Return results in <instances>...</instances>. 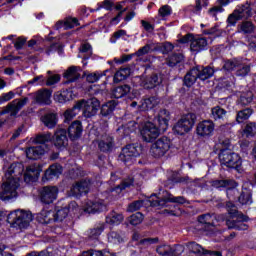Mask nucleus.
<instances>
[{
	"mask_svg": "<svg viewBox=\"0 0 256 256\" xmlns=\"http://www.w3.org/2000/svg\"><path fill=\"white\" fill-rule=\"evenodd\" d=\"M25 168L21 163H12L5 173L6 181L2 184L0 190L1 201H11L17 197V189H19V181L23 177Z\"/></svg>",
	"mask_w": 256,
	"mask_h": 256,
	"instance_id": "f257e3e1",
	"label": "nucleus"
},
{
	"mask_svg": "<svg viewBox=\"0 0 256 256\" xmlns=\"http://www.w3.org/2000/svg\"><path fill=\"white\" fill-rule=\"evenodd\" d=\"M220 165L237 171V173H243V158L233 150L229 148H223L218 154Z\"/></svg>",
	"mask_w": 256,
	"mask_h": 256,
	"instance_id": "f03ea898",
	"label": "nucleus"
},
{
	"mask_svg": "<svg viewBox=\"0 0 256 256\" xmlns=\"http://www.w3.org/2000/svg\"><path fill=\"white\" fill-rule=\"evenodd\" d=\"M33 221V214L27 210L17 209L7 215V223L13 229H27Z\"/></svg>",
	"mask_w": 256,
	"mask_h": 256,
	"instance_id": "7ed1b4c3",
	"label": "nucleus"
},
{
	"mask_svg": "<svg viewBox=\"0 0 256 256\" xmlns=\"http://www.w3.org/2000/svg\"><path fill=\"white\" fill-rule=\"evenodd\" d=\"M99 107H101V102L96 97H92L88 100H80L74 105V109H78V111L83 109V115L88 119H91V117H95V115H97Z\"/></svg>",
	"mask_w": 256,
	"mask_h": 256,
	"instance_id": "20e7f679",
	"label": "nucleus"
},
{
	"mask_svg": "<svg viewBox=\"0 0 256 256\" xmlns=\"http://www.w3.org/2000/svg\"><path fill=\"white\" fill-rule=\"evenodd\" d=\"M139 155H141V145L138 143L127 144L121 149L118 161H121L124 165H133Z\"/></svg>",
	"mask_w": 256,
	"mask_h": 256,
	"instance_id": "39448f33",
	"label": "nucleus"
},
{
	"mask_svg": "<svg viewBox=\"0 0 256 256\" xmlns=\"http://www.w3.org/2000/svg\"><path fill=\"white\" fill-rule=\"evenodd\" d=\"M67 215H69V209L67 208L58 209L56 212L51 210H42L38 214V219L40 220V222L49 225V223H53V221H63V219H65Z\"/></svg>",
	"mask_w": 256,
	"mask_h": 256,
	"instance_id": "423d86ee",
	"label": "nucleus"
},
{
	"mask_svg": "<svg viewBox=\"0 0 256 256\" xmlns=\"http://www.w3.org/2000/svg\"><path fill=\"white\" fill-rule=\"evenodd\" d=\"M171 145V139H169L167 136H163L152 144L150 153L152 157H155V159H161V157H165V155L169 153Z\"/></svg>",
	"mask_w": 256,
	"mask_h": 256,
	"instance_id": "0eeeda50",
	"label": "nucleus"
},
{
	"mask_svg": "<svg viewBox=\"0 0 256 256\" xmlns=\"http://www.w3.org/2000/svg\"><path fill=\"white\" fill-rule=\"evenodd\" d=\"M196 120L197 116L194 113H188L182 116L174 126L175 133H177V135H185V133H189L195 126Z\"/></svg>",
	"mask_w": 256,
	"mask_h": 256,
	"instance_id": "6e6552de",
	"label": "nucleus"
},
{
	"mask_svg": "<svg viewBox=\"0 0 256 256\" xmlns=\"http://www.w3.org/2000/svg\"><path fill=\"white\" fill-rule=\"evenodd\" d=\"M167 203H176L177 205H185L187 203V199L184 196H174L168 191L163 193L161 198H157L156 200H151V207H165Z\"/></svg>",
	"mask_w": 256,
	"mask_h": 256,
	"instance_id": "1a4fd4ad",
	"label": "nucleus"
},
{
	"mask_svg": "<svg viewBox=\"0 0 256 256\" xmlns=\"http://www.w3.org/2000/svg\"><path fill=\"white\" fill-rule=\"evenodd\" d=\"M140 133L145 143H153L163 133V130H161L160 125L157 127L153 122H146Z\"/></svg>",
	"mask_w": 256,
	"mask_h": 256,
	"instance_id": "9d476101",
	"label": "nucleus"
},
{
	"mask_svg": "<svg viewBox=\"0 0 256 256\" xmlns=\"http://www.w3.org/2000/svg\"><path fill=\"white\" fill-rule=\"evenodd\" d=\"M59 195V188L57 186H43L38 190V197L44 205H51Z\"/></svg>",
	"mask_w": 256,
	"mask_h": 256,
	"instance_id": "9b49d317",
	"label": "nucleus"
},
{
	"mask_svg": "<svg viewBox=\"0 0 256 256\" xmlns=\"http://www.w3.org/2000/svg\"><path fill=\"white\" fill-rule=\"evenodd\" d=\"M27 103H29L28 97H24L23 99H14L6 106L5 110L0 112V115H5L11 112V115L15 116L22 110L23 107H25V105H27Z\"/></svg>",
	"mask_w": 256,
	"mask_h": 256,
	"instance_id": "f8f14e48",
	"label": "nucleus"
},
{
	"mask_svg": "<svg viewBox=\"0 0 256 256\" xmlns=\"http://www.w3.org/2000/svg\"><path fill=\"white\" fill-rule=\"evenodd\" d=\"M90 189L91 179L86 178L76 182L75 185L72 186L71 191L75 197H79L81 195H87Z\"/></svg>",
	"mask_w": 256,
	"mask_h": 256,
	"instance_id": "ddd939ff",
	"label": "nucleus"
},
{
	"mask_svg": "<svg viewBox=\"0 0 256 256\" xmlns=\"http://www.w3.org/2000/svg\"><path fill=\"white\" fill-rule=\"evenodd\" d=\"M215 131V123L213 120H204L198 123L196 133L199 137H211Z\"/></svg>",
	"mask_w": 256,
	"mask_h": 256,
	"instance_id": "4468645a",
	"label": "nucleus"
},
{
	"mask_svg": "<svg viewBox=\"0 0 256 256\" xmlns=\"http://www.w3.org/2000/svg\"><path fill=\"white\" fill-rule=\"evenodd\" d=\"M161 83H163V77H161V74L153 72L143 79L142 86L144 89H155V87H159Z\"/></svg>",
	"mask_w": 256,
	"mask_h": 256,
	"instance_id": "2eb2a0df",
	"label": "nucleus"
},
{
	"mask_svg": "<svg viewBox=\"0 0 256 256\" xmlns=\"http://www.w3.org/2000/svg\"><path fill=\"white\" fill-rule=\"evenodd\" d=\"M66 133H68L70 141H77L83 135V124L81 121L75 120L69 125Z\"/></svg>",
	"mask_w": 256,
	"mask_h": 256,
	"instance_id": "dca6fc26",
	"label": "nucleus"
},
{
	"mask_svg": "<svg viewBox=\"0 0 256 256\" xmlns=\"http://www.w3.org/2000/svg\"><path fill=\"white\" fill-rule=\"evenodd\" d=\"M241 219L242 220L228 218L225 225L228 227V229H236V231H247L249 226L245 224V222L249 221V217L242 216Z\"/></svg>",
	"mask_w": 256,
	"mask_h": 256,
	"instance_id": "f3484780",
	"label": "nucleus"
},
{
	"mask_svg": "<svg viewBox=\"0 0 256 256\" xmlns=\"http://www.w3.org/2000/svg\"><path fill=\"white\" fill-rule=\"evenodd\" d=\"M98 148L102 153H112L115 149V138L105 135L98 141Z\"/></svg>",
	"mask_w": 256,
	"mask_h": 256,
	"instance_id": "a211bd4d",
	"label": "nucleus"
},
{
	"mask_svg": "<svg viewBox=\"0 0 256 256\" xmlns=\"http://www.w3.org/2000/svg\"><path fill=\"white\" fill-rule=\"evenodd\" d=\"M208 46L209 42L207 41V38L194 37L190 43V51H192V53H201V51H207Z\"/></svg>",
	"mask_w": 256,
	"mask_h": 256,
	"instance_id": "6ab92c4d",
	"label": "nucleus"
},
{
	"mask_svg": "<svg viewBox=\"0 0 256 256\" xmlns=\"http://www.w3.org/2000/svg\"><path fill=\"white\" fill-rule=\"evenodd\" d=\"M54 145L61 149V147H67L69 145V138L67 137V130L58 128L54 133Z\"/></svg>",
	"mask_w": 256,
	"mask_h": 256,
	"instance_id": "aec40b11",
	"label": "nucleus"
},
{
	"mask_svg": "<svg viewBox=\"0 0 256 256\" xmlns=\"http://www.w3.org/2000/svg\"><path fill=\"white\" fill-rule=\"evenodd\" d=\"M117 105H119V102L116 100H110L106 103H104L100 108V115L104 119H111L113 117V113L115 109H117Z\"/></svg>",
	"mask_w": 256,
	"mask_h": 256,
	"instance_id": "412c9836",
	"label": "nucleus"
},
{
	"mask_svg": "<svg viewBox=\"0 0 256 256\" xmlns=\"http://www.w3.org/2000/svg\"><path fill=\"white\" fill-rule=\"evenodd\" d=\"M63 173V166L61 164L55 163L49 166L45 171L43 179L46 181H52V179H59V176Z\"/></svg>",
	"mask_w": 256,
	"mask_h": 256,
	"instance_id": "4be33fe9",
	"label": "nucleus"
},
{
	"mask_svg": "<svg viewBox=\"0 0 256 256\" xmlns=\"http://www.w3.org/2000/svg\"><path fill=\"white\" fill-rule=\"evenodd\" d=\"M211 187L214 189H227V187H239V183L233 179H215L210 181Z\"/></svg>",
	"mask_w": 256,
	"mask_h": 256,
	"instance_id": "5701e85b",
	"label": "nucleus"
},
{
	"mask_svg": "<svg viewBox=\"0 0 256 256\" xmlns=\"http://www.w3.org/2000/svg\"><path fill=\"white\" fill-rule=\"evenodd\" d=\"M171 120V113L167 109H161L157 116V123L162 132L167 131L169 128V121Z\"/></svg>",
	"mask_w": 256,
	"mask_h": 256,
	"instance_id": "b1692460",
	"label": "nucleus"
},
{
	"mask_svg": "<svg viewBox=\"0 0 256 256\" xmlns=\"http://www.w3.org/2000/svg\"><path fill=\"white\" fill-rule=\"evenodd\" d=\"M51 93L50 89L43 88L36 92L35 101L38 105H51Z\"/></svg>",
	"mask_w": 256,
	"mask_h": 256,
	"instance_id": "393cba45",
	"label": "nucleus"
},
{
	"mask_svg": "<svg viewBox=\"0 0 256 256\" xmlns=\"http://www.w3.org/2000/svg\"><path fill=\"white\" fill-rule=\"evenodd\" d=\"M104 209H106V207L103 200L95 202L88 201L84 207L85 213H89L92 215H95V213H101V211H103Z\"/></svg>",
	"mask_w": 256,
	"mask_h": 256,
	"instance_id": "a878e982",
	"label": "nucleus"
},
{
	"mask_svg": "<svg viewBox=\"0 0 256 256\" xmlns=\"http://www.w3.org/2000/svg\"><path fill=\"white\" fill-rule=\"evenodd\" d=\"M238 202L240 205H251L253 203V191L247 187V184H243Z\"/></svg>",
	"mask_w": 256,
	"mask_h": 256,
	"instance_id": "bb28decb",
	"label": "nucleus"
},
{
	"mask_svg": "<svg viewBox=\"0 0 256 256\" xmlns=\"http://www.w3.org/2000/svg\"><path fill=\"white\" fill-rule=\"evenodd\" d=\"M238 17L241 19H249V17L253 16V9L251 8V2L247 1L245 4L237 6L234 10Z\"/></svg>",
	"mask_w": 256,
	"mask_h": 256,
	"instance_id": "cd10ccee",
	"label": "nucleus"
},
{
	"mask_svg": "<svg viewBox=\"0 0 256 256\" xmlns=\"http://www.w3.org/2000/svg\"><path fill=\"white\" fill-rule=\"evenodd\" d=\"M43 155H45L44 146H32L26 150V157L33 161H37V159H41Z\"/></svg>",
	"mask_w": 256,
	"mask_h": 256,
	"instance_id": "c85d7f7f",
	"label": "nucleus"
},
{
	"mask_svg": "<svg viewBox=\"0 0 256 256\" xmlns=\"http://www.w3.org/2000/svg\"><path fill=\"white\" fill-rule=\"evenodd\" d=\"M210 118L218 123H223L227 119V110L221 106H214L211 108Z\"/></svg>",
	"mask_w": 256,
	"mask_h": 256,
	"instance_id": "c756f323",
	"label": "nucleus"
},
{
	"mask_svg": "<svg viewBox=\"0 0 256 256\" xmlns=\"http://www.w3.org/2000/svg\"><path fill=\"white\" fill-rule=\"evenodd\" d=\"M133 73V66L127 65L120 68L115 74L113 81L114 83H121V81H125L129 75Z\"/></svg>",
	"mask_w": 256,
	"mask_h": 256,
	"instance_id": "7c9ffc66",
	"label": "nucleus"
},
{
	"mask_svg": "<svg viewBox=\"0 0 256 256\" xmlns=\"http://www.w3.org/2000/svg\"><path fill=\"white\" fill-rule=\"evenodd\" d=\"M105 231V223L100 222L94 225L88 232V241H97L101 237V233Z\"/></svg>",
	"mask_w": 256,
	"mask_h": 256,
	"instance_id": "2f4dec72",
	"label": "nucleus"
},
{
	"mask_svg": "<svg viewBox=\"0 0 256 256\" xmlns=\"http://www.w3.org/2000/svg\"><path fill=\"white\" fill-rule=\"evenodd\" d=\"M79 71H81V67L79 66H71L70 68H68L67 71L64 73V77L66 79L65 83H74V81H77V79L81 77Z\"/></svg>",
	"mask_w": 256,
	"mask_h": 256,
	"instance_id": "473e14b6",
	"label": "nucleus"
},
{
	"mask_svg": "<svg viewBox=\"0 0 256 256\" xmlns=\"http://www.w3.org/2000/svg\"><path fill=\"white\" fill-rule=\"evenodd\" d=\"M194 69L197 70L198 72V79H200L201 81H206V79H210V77H213L215 70L210 67V66H196L194 67Z\"/></svg>",
	"mask_w": 256,
	"mask_h": 256,
	"instance_id": "72a5a7b5",
	"label": "nucleus"
},
{
	"mask_svg": "<svg viewBox=\"0 0 256 256\" xmlns=\"http://www.w3.org/2000/svg\"><path fill=\"white\" fill-rule=\"evenodd\" d=\"M197 75H199V72L197 71V69L195 68L190 69V71H188L184 76L183 85L185 87H193L197 79H199Z\"/></svg>",
	"mask_w": 256,
	"mask_h": 256,
	"instance_id": "f704fd0d",
	"label": "nucleus"
},
{
	"mask_svg": "<svg viewBox=\"0 0 256 256\" xmlns=\"http://www.w3.org/2000/svg\"><path fill=\"white\" fill-rule=\"evenodd\" d=\"M251 103H253V93L251 91L241 92L236 101L238 107H247Z\"/></svg>",
	"mask_w": 256,
	"mask_h": 256,
	"instance_id": "c9c22d12",
	"label": "nucleus"
},
{
	"mask_svg": "<svg viewBox=\"0 0 256 256\" xmlns=\"http://www.w3.org/2000/svg\"><path fill=\"white\" fill-rule=\"evenodd\" d=\"M39 179V169L35 166H29L24 173L25 183H35Z\"/></svg>",
	"mask_w": 256,
	"mask_h": 256,
	"instance_id": "e433bc0d",
	"label": "nucleus"
},
{
	"mask_svg": "<svg viewBox=\"0 0 256 256\" xmlns=\"http://www.w3.org/2000/svg\"><path fill=\"white\" fill-rule=\"evenodd\" d=\"M129 93H131V86L124 84L115 87L112 90L111 97H114V99H122V97L129 95Z\"/></svg>",
	"mask_w": 256,
	"mask_h": 256,
	"instance_id": "4c0bfd02",
	"label": "nucleus"
},
{
	"mask_svg": "<svg viewBox=\"0 0 256 256\" xmlns=\"http://www.w3.org/2000/svg\"><path fill=\"white\" fill-rule=\"evenodd\" d=\"M41 121L48 129H54V127H57V114L47 113L41 117Z\"/></svg>",
	"mask_w": 256,
	"mask_h": 256,
	"instance_id": "58836bf2",
	"label": "nucleus"
},
{
	"mask_svg": "<svg viewBox=\"0 0 256 256\" xmlns=\"http://www.w3.org/2000/svg\"><path fill=\"white\" fill-rule=\"evenodd\" d=\"M253 115L252 108H244L242 110L237 111L235 121L239 125L241 123H245V121L249 120V118Z\"/></svg>",
	"mask_w": 256,
	"mask_h": 256,
	"instance_id": "ea45409f",
	"label": "nucleus"
},
{
	"mask_svg": "<svg viewBox=\"0 0 256 256\" xmlns=\"http://www.w3.org/2000/svg\"><path fill=\"white\" fill-rule=\"evenodd\" d=\"M255 29V24L249 20L243 21L240 25H238V31L240 33H244V35H251V33H255Z\"/></svg>",
	"mask_w": 256,
	"mask_h": 256,
	"instance_id": "a19ab883",
	"label": "nucleus"
},
{
	"mask_svg": "<svg viewBox=\"0 0 256 256\" xmlns=\"http://www.w3.org/2000/svg\"><path fill=\"white\" fill-rule=\"evenodd\" d=\"M198 221L207 227H215V213H206L198 216Z\"/></svg>",
	"mask_w": 256,
	"mask_h": 256,
	"instance_id": "79ce46f5",
	"label": "nucleus"
},
{
	"mask_svg": "<svg viewBox=\"0 0 256 256\" xmlns=\"http://www.w3.org/2000/svg\"><path fill=\"white\" fill-rule=\"evenodd\" d=\"M135 183V178H133V176H128L127 178H125L121 184H119L118 186H116L113 191H115L116 193H121V191L125 190V189H129V187H133V184Z\"/></svg>",
	"mask_w": 256,
	"mask_h": 256,
	"instance_id": "37998d69",
	"label": "nucleus"
},
{
	"mask_svg": "<svg viewBox=\"0 0 256 256\" xmlns=\"http://www.w3.org/2000/svg\"><path fill=\"white\" fill-rule=\"evenodd\" d=\"M123 221V214L112 211L109 216H106L108 225H119Z\"/></svg>",
	"mask_w": 256,
	"mask_h": 256,
	"instance_id": "c03bdc74",
	"label": "nucleus"
},
{
	"mask_svg": "<svg viewBox=\"0 0 256 256\" xmlns=\"http://www.w3.org/2000/svg\"><path fill=\"white\" fill-rule=\"evenodd\" d=\"M190 253H194L195 255H207V250L201 247V245L196 242H188L186 244Z\"/></svg>",
	"mask_w": 256,
	"mask_h": 256,
	"instance_id": "a18cd8bd",
	"label": "nucleus"
},
{
	"mask_svg": "<svg viewBox=\"0 0 256 256\" xmlns=\"http://www.w3.org/2000/svg\"><path fill=\"white\" fill-rule=\"evenodd\" d=\"M231 1L233 0H218L219 5L214 6L209 10L210 15H212V17H217V13H223V7H225V5H229Z\"/></svg>",
	"mask_w": 256,
	"mask_h": 256,
	"instance_id": "49530a36",
	"label": "nucleus"
},
{
	"mask_svg": "<svg viewBox=\"0 0 256 256\" xmlns=\"http://www.w3.org/2000/svg\"><path fill=\"white\" fill-rule=\"evenodd\" d=\"M51 139H52L51 133L38 134L34 138L33 143H36L37 145L45 147V144L49 143V141H51Z\"/></svg>",
	"mask_w": 256,
	"mask_h": 256,
	"instance_id": "de8ad7c7",
	"label": "nucleus"
},
{
	"mask_svg": "<svg viewBox=\"0 0 256 256\" xmlns=\"http://www.w3.org/2000/svg\"><path fill=\"white\" fill-rule=\"evenodd\" d=\"M250 71L251 66L244 64L243 61L240 60L239 65L236 68L237 77H246V75H249Z\"/></svg>",
	"mask_w": 256,
	"mask_h": 256,
	"instance_id": "09e8293b",
	"label": "nucleus"
},
{
	"mask_svg": "<svg viewBox=\"0 0 256 256\" xmlns=\"http://www.w3.org/2000/svg\"><path fill=\"white\" fill-rule=\"evenodd\" d=\"M54 99L55 101H58V103H67V101H70L71 99V92H69V90L57 92L54 95Z\"/></svg>",
	"mask_w": 256,
	"mask_h": 256,
	"instance_id": "8fccbe9b",
	"label": "nucleus"
},
{
	"mask_svg": "<svg viewBox=\"0 0 256 256\" xmlns=\"http://www.w3.org/2000/svg\"><path fill=\"white\" fill-rule=\"evenodd\" d=\"M241 62V60L237 59V58H233L230 60H226L224 62L223 65V69L225 71H236L237 67H239V63Z\"/></svg>",
	"mask_w": 256,
	"mask_h": 256,
	"instance_id": "3c124183",
	"label": "nucleus"
},
{
	"mask_svg": "<svg viewBox=\"0 0 256 256\" xmlns=\"http://www.w3.org/2000/svg\"><path fill=\"white\" fill-rule=\"evenodd\" d=\"M184 59V56L183 54L181 53H175V54H172L168 60H167V65L169 67H175L176 65H179V63H181V61H183Z\"/></svg>",
	"mask_w": 256,
	"mask_h": 256,
	"instance_id": "603ef678",
	"label": "nucleus"
},
{
	"mask_svg": "<svg viewBox=\"0 0 256 256\" xmlns=\"http://www.w3.org/2000/svg\"><path fill=\"white\" fill-rule=\"evenodd\" d=\"M153 107H155V98L154 97L142 99L141 105L139 106V108L142 111H149V109H153Z\"/></svg>",
	"mask_w": 256,
	"mask_h": 256,
	"instance_id": "864d4df0",
	"label": "nucleus"
},
{
	"mask_svg": "<svg viewBox=\"0 0 256 256\" xmlns=\"http://www.w3.org/2000/svg\"><path fill=\"white\" fill-rule=\"evenodd\" d=\"M244 135L246 137H255L256 135V123L255 122H248L243 130Z\"/></svg>",
	"mask_w": 256,
	"mask_h": 256,
	"instance_id": "5fc2aeb1",
	"label": "nucleus"
},
{
	"mask_svg": "<svg viewBox=\"0 0 256 256\" xmlns=\"http://www.w3.org/2000/svg\"><path fill=\"white\" fill-rule=\"evenodd\" d=\"M130 225L137 226L143 223V214L141 212H137L131 215L128 219Z\"/></svg>",
	"mask_w": 256,
	"mask_h": 256,
	"instance_id": "6e6d98bb",
	"label": "nucleus"
},
{
	"mask_svg": "<svg viewBox=\"0 0 256 256\" xmlns=\"http://www.w3.org/2000/svg\"><path fill=\"white\" fill-rule=\"evenodd\" d=\"M145 201L144 200H136L130 203L127 207L128 213H135V211H139L141 207H143Z\"/></svg>",
	"mask_w": 256,
	"mask_h": 256,
	"instance_id": "4d7b16f0",
	"label": "nucleus"
},
{
	"mask_svg": "<svg viewBox=\"0 0 256 256\" xmlns=\"http://www.w3.org/2000/svg\"><path fill=\"white\" fill-rule=\"evenodd\" d=\"M108 241L109 243H113V245H117V243H121L123 241V238L120 233L112 231L108 234Z\"/></svg>",
	"mask_w": 256,
	"mask_h": 256,
	"instance_id": "13d9d810",
	"label": "nucleus"
},
{
	"mask_svg": "<svg viewBox=\"0 0 256 256\" xmlns=\"http://www.w3.org/2000/svg\"><path fill=\"white\" fill-rule=\"evenodd\" d=\"M226 189L228 199H238L239 190H237V186H228Z\"/></svg>",
	"mask_w": 256,
	"mask_h": 256,
	"instance_id": "bf43d9fd",
	"label": "nucleus"
},
{
	"mask_svg": "<svg viewBox=\"0 0 256 256\" xmlns=\"http://www.w3.org/2000/svg\"><path fill=\"white\" fill-rule=\"evenodd\" d=\"M65 29H73V27H79V20L77 18H66L63 23Z\"/></svg>",
	"mask_w": 256,
	"mask_h": 256,
	"instance_id": "052dcab7",
	"label": "nucleus"
},
{
	"mask_svg": "<svg viewBox=\"0 0 256 256\" xmlns=\"http://www.w3.org/2000/svg\"><path fill=\"white\" fill-rule=\"evenodd\" d=\"M156 251L159 255L162 256H171V246L167 244L160 245L156 248Z\"/></svg>",
	"mask_w": 256,
	"mask_h": 256,
	"instance_id": "680f3d73",
	"label": "nucleus"
},
{
	"mask_svg": "<svg viewBox=\"0 0 256 256\" xmlns=\"http://www.w3.org/2000/svg\"><path fill=\"white\" fill-rule=\"evenodd\" d=\"M76 109L77 108L73 106L72 109H68L64 112V123H69L77 115V113H75Z\"/></svg>",
	"mask_w": 256,
	"mask_h": 256,
	"instance_id": "e2e57ef3",
	"label": "nucleus"
},
{
	"mask_svg": "<svg viewBox=\"0 0 256 256\" xmlns=\"http://www.w3.org/2000/svg\"><path fill=\"white\" fill-rule=\"evenodd\" d=\"M237 21H241V18L235 11H233V13L228 16L227 23L230 27H235V25H237Z\"/></svg>",
	"mask_w": 256,
	"mask_h": 256,
	"instance_id": "0e129e2a",
	"label": "nucleus"
},
{
	"mask_svg": "<svg viewBox=\"0 0 256 256\" xmlns=\"http://www.w3.org/2000/svg\"><path fill=\"white\" fill-rule=\"evenodd\" d=\"M185 252V246L177 244L174 247H171V256H180Z\"/></svg>",
	"mask_w": 256,
	"mask_h": 256,
	"instance_id": "69168bd1",
	"label": "nucleus"
},
{
	"mask_svg": "<svg viewBox=\"0 0 256 256\" xmlns=\"http://www.w3.org/2000/svg\"><path fill=\"white\" fill-rule=\"evenodd\" d=\"M80 53H88L87 56H83V59L84 60L89 59V57H91V55H92L91 44H89V43L82 44L80 47Z\"/></svg>",
	"mask_w": 256,
	"mask_h": 256,
	"instance_id": "338daca9",
	"label": "nucleus"
},
{
	"mask_svg": "<svg viewBox=\"0 0 256 256\" xmlns=\"http://www.w3.org/2000/svg\"><path fill=\"white\" fill-rule=\"evenodd\" d=\"M158 13H159L160 17H169V15H171V13H173V10L171 9V6L164 5V6L160 7V9L158 10Z\"/></svg>",
	"mask_w": 256,
	"mask_h": 256,
	"instance_id": "774afa93",
	"label": "nucleus"
}]
</instances>
